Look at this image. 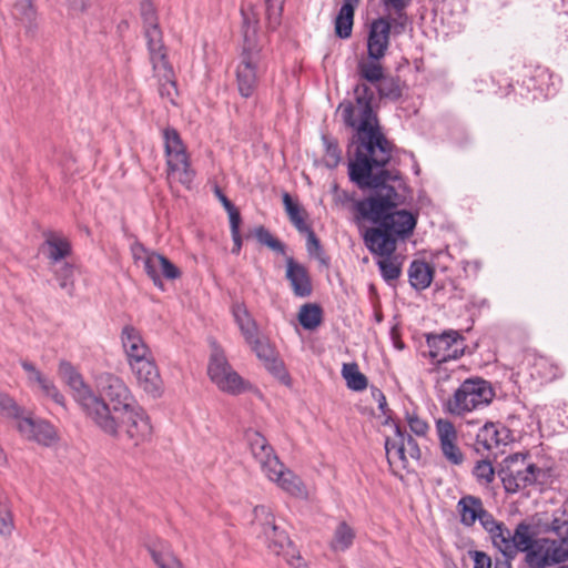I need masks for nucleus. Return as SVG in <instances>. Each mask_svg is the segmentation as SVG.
<instances>
[{
	"instance_id": "26",
	"label": "nucleus",
	"mask_w": 568,
	"mask_h": 568,
	"mask_svg": "<svg viewBox=\"0 0 568 568\" xmlns=\"http://www.w3.org/2000/svg\"><path fill=\"white\" fill-rule=\"evenodd\" d=\"M554 537H548L554 542V552L568 560V507L555 511L548 529Z\"/></svg>"
},
{
	"instance_id": "10",
	"label": "nucleus",
	"mask_w": 568,
	"mask_h": 568,
	"mask_svg": "<svg viewBox=\"0 0 568 568\" xmlns=\"http://www.w3.org/2000/svg\"><path fill=\"white\" fill-rule=\"evenodd\" d=\"M140 13L143 21L150 61L155 69L162 67L170 73V70L165 67L168 50L163 43V33L159 26L155 7L151 0L141 1Z\"/></svg>"
},
{
	"instance_id": "33",
	"label": "nucleus",
	"mask_w": 568,
	"mask_h": 568,
	"mask_svg": "<svg viewBox=\"0 0 568 568\" xmlns=\"http://www.w3.org/2000/svg\"><path fill=\"white\" fill-rule=\"evenodd\" d=\"M165 67L170 70V73L165 71L164 68H158L155 69L153 65V71L159 77L160 80V88L159 92L162 98L169 99L172 103H174V95L176 94V85L174 80V72L173 69L166 59Z\"/></svg>"
},
{
	"instance_id": "15",
	"label": "nucleus",
	"mask_w": 568,
	"mask_h": 568,
	"mask_svg": "<svg viewBox=\"0 0 568 568\" xmlns=\"http://www.w3.org/2000/svg\"><path fill=\"white\" fill-rule=\"evenodd\" d=\"M143 267L154 286L164 290L162 278L174 281L181 277L180 268L160 253H150L143 258Z\"/></svg>"
},
{
	"instance_id": "20",
	"label": "nucleus",
	"mask_w": 568,
	"mask_h": 568,
	"mask_svg": "<svg viewBox=\"0 0 568 568\" xmlns=\"http://www.w3.org/2000/svg\"><path fill=\"white\" fill-rule=\"evenodd\" d=\"M121 343L129 365L153 356L141 332L130 324L122 327Z\"/></svg>"
},
{
	"instance_id": "39",
	"label": "nucleus",
	"mask_w": 568,
	"mask_h": 568,
	"mask_svg": "<svg viewBox=\"0 0 568 568\" xmlns=\"http://www.w3.org/2000/svg\"><path fill=\"white\" fill-rule=\"evenodd\" d=\"M283 204L291 223L297 229V231L302 233L307 231V227L310 226L305 222L304 212L300 205L292 200L288 193L283 194Z\"/></svg>"
},
{
	"instance_id": "27",
	"label": "nucleus",
	"mask_w": 568,
	"mask_h": 568,
	"mask_svg": "<svg viewBox=\"0 0 568 568\" xmlns=\"http://www.w3.org/2000/svg\"><path fill=\"white\" fill-rule=\"evenodd\" d=\"M18 429L26 437L44 446L51 445L57 437L54 427L45 420L22 418L18 422Z\"/></svg>"
},
{
	"instance_id": "32",
	"label": "nucleus",
	"mask_w": 568,
	"mask_h": 568,
	"mask_svg": "<svg viewBox=\"0 0 568 568\" xmlns=\"http://www.w3.org/2000/svg\"><path fill=\"white\" fill-rule=\"evenodd\" d=\"M355 536V530L346 521H341L334 530L329 547L334 552L346 551L352 547Z\"/></svg>"
},
{
	"instance_id": "44",
	"label": "nucleus",
	"mask_w": 568,
	"mask_h": 568,
	"mask_svg": "<svg viewBox=\"0 0 568 568\" xmlns=\"http://www.w3.org/2000/svg\"><path fill=\"white\" fill-rule=\"evenodd\" d=\"M255 237L256 240L271 248L272 251L285 255L286 253V246L283 242H281L278 239L274 237L272 233L265 229L264 226H258L255 229Z\"/></svg>"
},
{
	"instance_id": "57",
	"label": "nucleus",
	"mask_w": 568,
	"mask_h": 568,
	"mask_svg": "<svg viewBox=\"0 0 568 568\" xmlns=\"http://www.w3.org/2000/svg\"><path fill=\"white\" fill-rule=\"evenodd\" d=\"M406 450L410 459L418 460L422 456L420 448L417 442L405 433Z\"/></svg>"
},
{
	"instance_id": "12",
	"label": "nucleus",
	"mask_w": 568,
	"mask_h": 568,
	"mask_svg": "<svg viewBox=\"0 0 568 568\" xmlns=\"http://www.w3.org/2000/svg\"><path fill=\"white\" fill-rule=\"evenodd\" d=\"M211 381L223 392L239 394L244 389L242 377L231 367L225 355L214 348L207 366Z\"/></svg>"
},
{
	"instance_id": "16",
	"label": "nucleus",
	"mask_w": 568,
	"mask_h": 568,
	"mask_svg": "<svg viewBox=\"0 0 568 568\" xmlns=\"http://www.w3.org/2000/svg\"><path fill=\"white\" fill-rule=\"evenodd\" d=\"M130 367L136 377L139 386L148 395L152 397L161 396L163 392V381L153 356L132 363Z\"/></svg>"
},
{
	"instance_id": "59",
	"label": "nucleus",
	"mask_w": 568,
	"mask_h": 568,
	"mask_svg": "<svg viewBox=\"0 0 568 568\" xmlns=\"http://www.w3.org/2000/svg\"><path fill=\"white\" fill-rule=\"evenodd\" d=\"M131 251H132V256L134 258L135 262H139L141 261L143 263V258L144 256H146L148 254L150 253H155L154 251H149L146 250L142 244L140 243H134L132 246H131Z\"/></svg>"
},
{
	"instance_id": "55",
	"label": "nucleus",
	"mask_w": 568,
	"mask_h": 568,
	"mask_svg": "<svg viewBox=\"0 0 568 568\" xmlns=\"http://www.w3.org/2000/svg\"><path fill=\"white\" fill-rule=\"evenodd\" d=\"M21 366L28 375L30 384H38L44 375L29 361H21Z\"/></svg>"
},
{
	"instance_id": "30",
	"label": "nucleus",
	"mask_w": 568,
	"mask_h": 568,
	"mask_svg": "<svg viewBox=\"0 0 568 568\" xmlns=\"http://www.w3.org/2000/svg\"><path fill=\"white\" fill-rule=\"evenodd\" d=\"M433 274V267L424 261H413L408 268L409 283L417 291H423L430 285Z\"/></svg>"
},
{
	"instance_id": "13",
	"label": "nucleus",
	"mask_w": 568,
	"mask_h": 568,
	"mask_svg": "<svg viewBox=\"0 0 568 568\" xmlns=\"http://www.w3.org/2000/svg\"><path fill=\"white\" fill-rule=\"evenodd\" d=\"M403 32L395 28V21L390 20V16L374 19L369 23L367 37L368 58L372 60L383 59L389 47L390 34L399 36Z\"/></svg>"
},
{
	"instance_id": "53",
	"label": "nucleus",
	"mask_w": 568,
	"mask_h": 568,
	"mask_svg": "<svg viewBox=\"0 0 568 568\" xmlns=\"http://www.w3.org/2000/svg\"><path fill=\"white\" fill-rule=\"evenodd\" d=\"M0 413L10 417H19L20 408L11 397L0 393Z\"/></svg>"
},
{
	"instance_id": "6",
	"label": "nucleus",
	"mask_w": 568,
	"mask_h": 568,
	"mask_svg": "<svg viewBox=\"0 0 568 568\" xmlns=\"http://www.w3.org/2000/svg\"><path fill=\"white\" fill-rule=\"evenodd\" d=\"M484 530L489 535L493 546L504 556L516 558L519 550L529 547V524L520 521L511 531L505 523L494 516L485 525Z\"/></svg>"
},
{
	"instance_id": "42",
	"label": "nucleus",
	"mask_w": 568,
	"mask_h": 568,
	"mask_svg": "<svg viewBox=\"0 0 568 568\" xmlns=\"http://www.w3.org/2000/svg\"><path fill=\"white\" fill-rule=\"evenodd\" d=\"M45 244L49 248L48 257L53 264L59 263L70 254V244L63 239L50 237L47 240Z\"/></svg>"
},
{
	"instance_id": "28",
	"label": "nucleus",
	"mask_w": 568,
	"mask_h": 568,
	"mask_svg": "<svg viewBox=\"0 0 568 568\" xmlns=\"http://www.w3.org/2000/svg\"><path fill=\"white\" fill-rule=\"evenodd\" d=\"M250 345L256 353L257 357L264 362V366L268 372L280 379L287 377L283 362L277 358L275 351L266 341L260 339L256 336L253 344Z\"/></svg>"
},
{
	"instance_id": "56",
	"label": "nucleus",
	"mask_w": 568,
	"mask_h": 568,
	"mask_svg": "<svg viewBox=\"0 0 568 568\" xmlns=\"http://www.w3.org/2000/svg\"><path fill=\"white\" fill-rule=\"evenodd\" d=\"M13 529V519L8 508L0 510V535H10Z\"/></svg>"
},
{
	"instance_id": "11",
	"label": "nucleus",
	"mask_w": 568,
	"mask_h": 568,
	"mask_svg": "<svg viewBox=\"0 0 568 568\" xmlns=\"http://www.w3.org/2000/svg\"><path fill=\"white\" fill-rule=\"evenodd\" d=\"M428 355L433 363L442 364L457 359L464 355L465 338L456 331L444 332L439 335H428Z\"/></svg>"
},
{
	"instance_id": "22",
	"label": "nucleus",
	"mask_w": 568,
	"mask_h": 568,
	"mask_svg": "<svg viewBox=\"0 0 568 568\" xmlns=\"http://www.w3.org/2000/svg\"><path fill=\"white\" fill-rule=\"evenodd\" d=\"M264 475L281 489L296 497H306V488L298 476L278 460V466H272Z\"/></svg>"
},
{
	"instance_id": "47",
	"label": "nucleus",
	"mask_w": 568,
	"mask_h": 568,
	"mask_svg": "<svg viewBox=\"0 0 568 568\" xmlns=\"http://www.w3.org/2000/svg\"><path fill=\"white\" fill-rule=\"evenodd\" d=\"M382 277L390 284L396 281L400 275V265L389 257H383L377 262Z\"/></svg>"
},
{
	"instance_id": "5",
	"label": "nucleus",
	"mask_w": 568,
	"mask_h": 568,
	"mask_svg": "<svg viewBox=\"0 0 568 568\" xmlns=\"http://www.w3.org/2000/svg\"><path fill=\"white\" fill-rule=\"evenodd\" d=\"M495 392L489 382L480 378H467L447 400L446 409L457 416L487 407L494 399Z\"/></svg>"
},
{
	"instance_id": "60",
	"label": "nucleus",
	"mask_w": 568,
	"mask_h": 568,
	"mask_svg": "<svg viewBox=\"0 0 568 568\" xmlns=\"http://www.w3.org/2000/svg\"><path fill=\"white\" fill-rule=\"evenodd\" d=\"M214 194L226 211H231L235 206L217 185L214 187Z\"/></svg>"
},
{
	"instance_id": "45",
	"label": "nucleus",
	"mask_w": 568,
	"mask_h": 568,
	"mask_svg": "<svg viewBox=\"0 0 568 568\" xmlns=\"http://www.w3.org/2000/svg\"><path fill=\"white\" fill-rule=\"evenodd\" d=\"M306 248L310 255L314 256L321 264L328 266L329 257L324 252L320 240L311 227H307Z\"/></svg>"
},
{
	"instance_id": "8",
	"label": "nucleus",
	"mask_w": 568,
	"mask_h": 568,
	"mask_svg": "<svg viewBox=\"0 0 568 568\" xmlns=\"http://www.w3.org/2000/svg\"><path fill=\"white\" fill-rule=\"evenodd\" d=\"M114 430L103 433L113 438L123 434L132 446L138 447L151 439L153 428L145 410L135 404L115 418Z\"/></svg>"
},
{
	"instance_id": "50",
	"label": "nucleus",
	"mask_w": 568,
	"mask_h": 568,
	"mask_svg": "<svg viewBox=\"0 0 568 568\" xmlns=\"http://www.w3.org/2000/svg\"><path fill=\"white\" fill-rule=\"evenodd\" d=\"M473 474L479 481L485 484H490L495 478V470L487 460L477 462Z\"/></svg>"
},
{
	"instance_id": "2",
	"label": "nucleus",
	"mask_w": 568,
	"mask_h": 568,
	"mask_svg": "<svg viewBox=\"0 0 568 568\" xmlns=\"http://www.w3.org/2000/svg\"><path fill=\"white\" fill-rule=\"evenodd\" d=\"M95 388L91 392L94 400L87 403L83 413L101 432H115V418L136 403L125 383L113 374L99 375Z\"/></svg>"
},
{
	"instance_id": "46",
	"label": "nucleus",
	"mask_w": 568,
	"mask_h": 568,
	"mask_svg": "<svg viewBox=\"0 0 568 568\" xmlns=\"http://www.w3.org/2000/svg\"><path fill=\"white\" fill-rule=\"evenodd\" d=\"M322 140L325 145L324 163L328 169H335L341 162V150L338 144L327 135H323Z\"/></svg>"
},
{
	"instance_id": "54",
	"label": "nucleus",
	"mask_w": 568,
	"mask_h": 568,
	"mask_svg": "<svg viewBox=\"0 0 568 568\" xmlns=\"http://www.w3.org/2000/svg\"><path fill=\"white\" fill-rule=\"evenodd\" d=\"M469 556L474 561V568H491V558L485 551L473 550L469 551Z\"/></svg>"
},
{
	"instance_id": "37",
	"label": "nucleus",
	"mask_w": 568,
	"mask_h": 568,
	"mask_svg": "<svg viewBox=\"0 0 568 568\" xmlns=\"http://www.w3.org/2000/svg\"><path fill=\"white\" fill-rule=\"evenodd\" d=\"M13 17L28 30L34 28L36 10L32 0H18L13 7Z\"/></svg>"
},
{
	"instance_id": "29",
	"label": "nucleus",
	"mask_w": 568,
	"mask_h": 568,
	"mask_svg": "<svg viewBox=\"0 0 568 568\" xmlns=\"http://www.w3.org/2000/svg\"><path fill=\"white\" fill-rule=\"evenodd\" d=\"M359 0H343V4L335 18V33L341 39L352 36L354 13Z\"/></svg>"
},
{
	"instance_id": "48",
	"label": "nucleus",
	"mask_w": 568,
	"mask_h": 568,
	"mask_svg": "<svg viewBox=\"0 0 568 568\" xmlns=\"http://www.w3.org/2000/svg\"><path fill=\"white\" fill-rule=\"evenodd\" d=\"M285 0H265L266 17L271 28L275 29L280 22L283 13Z\"/></svg>"
},
{
	"instance_id": "31",
	"label": "nucleus",
	"mask_w": 568,
	"mask_h": 568,
	"mask_svg": "<svg viewBox=\"0 0 568 568\" xmlns=\"http://www.w3.org/2000/svg\"><path fill=\"white\" fill-rule=\"evenodd\" d=\"M233 316L246 342L253 344L254 338L257 336V326L247 308L243 304H235L233 306Z\"/></svg>"
},
{
	"instance_id": "64",
	"label": "nucleus",
	"mask_w": 568,
	"mask_h": 568,
	"mask_svg": "<svg viewBox=\"0 0 568 568\" xmlns=\"http://www.w3.org/2000/svg\"><path fill=\"white\" fill-rule=\"evenodd\" d=\"M290 564L294 567V568H308V566L303 562L301 560L300 557H296V558H292V560L290 561Z\"/></svg>"
},
{
	"instance_id": "43",
	"label": "nucleus",
	"mask_w": 568,
	"mask_h": 568,
	"mask_svg": "<svg viewBox=\"0 0 568 568\" xmlns=\"http://www.w3.org/2000/svg\"><path fill=\"white\" fill-rule=\"evenodd\" d=\"M149 551L159 568H183L176 557L164 547L161 549L149 547Z\"/></svg>"
},
{
	"instance_id": "17",
	"label": "nucleus",
	"mask_w": 568,
	"mask_h": 568,
	"mask_svg": "<svg viewBox=\"0 0 568 568\" xmlns=\"http://www.w3.org/2000/svg\"><path fill=\"white\" fill-rule=\"evenodd\" d=\"M436 432L443 456L452 465H460L464 462V454L457 444V432L454 424L448 419L436 422Z\"/></svg>"
},
{
	"instance_id": "4",
	"label": "nucleus",
	"mask_w": 568,
	"mask_h": 568,
	"mask_svg": "<svg viewBox=\"0 0 568 568\" xmlns=\"http://www.w3.org/2000/svg\"><path fill=\"white\" fill-rule=\"evenodd\" d=\"M243 44L235 70L236 87L242 98L255 93L260 79L266 71L262 48L257 42V20L253 14L241 10Z\"/></svg>"
},
{
	"instance_id": "35",
	"label": "nucleus",
	"mask_w": 568,
	"mask_h": 568,
	"mask_svg": "<svg viewBox=\"0 0 568 568\" xmlns=\"http://www.w3.org/2000/svg\"><path fill=\"white\" fill-rule=\"evenodd\" d=\"M412 0H381L385 10H393L395 16H390V20L395 21V28L398 31H405L407 26V14L405 9L410 4Z\"/></svg>"
},
{
	"instance_id": "3",
	"label": "nucleus",
	"mask_w": 568,
	"mask_h": 568,
	"mask_svg": "<svg viewBox=\"0 0 568 568\" xmlns=\"http://www.w3.org/2000/svg\"><path fill=\"white\" fill-rule=\"evenodd\" d=\"M357 72L361 80L363 81L358 82L354 88V98L356 104L351 101H344L338 105V111L341 112L344 124L354 129L355 131L348 145V153L352 154V158H354V152L356 151L354 139L357 134L358 126L364 119V111L366 106L369 109L374 116L372 123H374L378 132L384 135V133L381 131L377 115L373 110L375 93L373 89L367 84L371 83L375 87L385 75L384 69L379 63V60L369 59V61H362L358 63Z\"/></svg>"
},
{
	"instance_id": "34",
	"label": "nucleus",
	"mask_w": 568,
	"mask_h": 568,
	"mask_svg": "<svg viewBox=\"0 0 568 568\" xmlns=\"http://www.w3.org/2000/svg\"><path fill=\"white\" fill-rule=\"evenodd\" d=\"M342 376L349 389L355 392L364 390L367 387V377L359 372L356 363H345L342 367Z\"/></svg>"
},
{
	"instance_id": "14",
	"label": "nucleus",
	"mask_w": 568,
	"mask_h": 568,
	"mask_svg": "<svg viewBox=\"0 0 568 568\" xmlns=\"http://www.w3.org/2000/svg\"><path fill=\"white\" fill-rule=\"evenodd\" d=\"M529 547L519 552L526 554V562L530 568H546L554 564L566 561L554 552L556 547L548 538L534 539L531 525H529Z\"/></svg>"
},
{
	"instance_id": "19",
	"label": "nucleus",
	"mask_w": 568,
	"mask_h": 568,
	"mask_svg": "<svg viewBox=\"0 0 568 568\" xmlns=\"http://www.w3.org/2000/svg\"><path fill=\"white\" fill-rule=\"evenodd\" d=\"M385 452L393 474H398L409 466V456L405 444V430L397 424L395 425L394 436L386 437L385 439Z\"/></svg>"
},
{
	"instance_id": "49",
	"label": "nucleus",
	"mask_w": 568,
	"mask_h": 568,
	"mask_svg": "<svg viewBox=\"0 0 568 568\" xmlns=\"http://www.w3.org/2000/svg\"><path fill=\"white\" fill-rule=\"evenodd\" d=\"M37 385L41 388L43 395L50 397L55 404L65 407L64 396L51 379L44 376Z\"/></svg>"
},
{
	"instance_id": "38",
	"label": "nucleus",
	"mask_w": 568,
	"mask_h": 568,
	"mask_svg": "<svg viewBox=\"0 0 568 568\" xmlns=\"http://www.w3.org/2000/svg\"><path fill=\"white\" fill-rule=\"evenodd\" d=\"M322 308L317 304H304L298 312L300 324L305 329H314L322 322Z\"/></svg>"
},
{
	"instance_id": "52",
	"label": "nucleus",
	"mask_w": 568,
	"mask_h": 568,
	"mask_svg": "<svg viewBox=\"0 0 568 568\" xmlns=\"http://www.w3.org/2000/svg\"><path fill=\"white\" fill-rule=\"evenodd\" d=\"M333 199H334L335 204L338 206H342V207H345V206L352 204V209H353L354 213L356 214L354 204L357 201H355L353 193H349L344 190H339L338 186L335 184L333 186Z\"/></svg>"
},
{
	"instance_id": "61",
	"label": "nucleus",
	"mask_w": 568,
	"mask_h": 568,
	"mask_svg": "<svg viewBox=\"0 0 568 568\" xmlns=\"http://www.w3.org/2000/svg\"><path fill=\"white\" fill-rule=\"evenodd\" d=\"M232 235V240H233V248H232V253L233 254H239L241 252V248H242V236H241V233L240 232H236V233H231Z\"/></svg>"
},
{
	"instance_id": "36",
	"label": "nucleus",
	"mask_w": 568,
	"mask_h": 568,
	"mask_svg": "<svg viewBox=\"0 0 568 568\" xmlns=\"http://www.w3.org/2000/svg\"><path fill=\"white\" fill-rule=\"evenodd\" d=\"M375 88L379 99L397 101L402 97V85L398 77L384 75Z\"/></svg>"
},
{
	"instance_id": "18",
	"label": "nucleus",
	"mask_w": 568,
	"mask_h": 568,
	"mask_svg": "<svg viewBox=\"0 0 568 568\" xmlns=\"http://www.w3.org/2000/svg\"><path fill=\"white\" fill-rule=\"evenodd\" d=\"M459 521L465 527H473L478 520L484 528L491 514L484 507L483 500L474 495L463 496L457 503Z\"/></svg>"
},
{
	"instance_id": "23",
	"label": "nucleus",
	"mask_w": 568,
	"mask_h": 568,
	"mask_svg": "<svg viewBox=\"0 0 568 568\" xmlns=\"http://www.w3.org/2000/svg\"><path fill=\"white\" fill-rule=\"evenodd\" d=\"M59 374L61 378L73 390L74 399L80 405L81 409L84 412L85 406H88L87 403H92V400H94L91 397L92 389L90 388V386L84 383L82 376L77 372V369L71 365V363L67 361L60 362Z\"/></svg>"
},
{
	"instance_id": "51",
	"label": "nucleus",
	"mask_w": 568,
	"mask_h": 568,
	"mask_svg": "<svg viewBox=\"0 0 568 568\" xmlns=\"http://www.w3.org/2000/svg\"><path fill=\"white\" fill-rule=\"evenodd\" d=\"M406 422L412 430L417 436H425L429 429L428 424L415 413H406Z\"/></svg>"
},
{
	"instance_id": "9",
	"label": "nucleus",
	"mask_w": 568,
	"mask_h": 568,
	"mask_svg": "<svg viewBox=\"0 0 568 568\" xmlns=\"http://www.w3.org/2000/svg\"><path fill=\"white\" fill-rule=\"evenodd\" d=\"M169 179L176 180L190 189L195 176L191 169L185 146L179 132L173 128L163 131Z\"/></svg>"
},
{
	"instance_id": "25",
	"label": "nucleus",
	"mask_w": 568,
	"mask_h": 568,
	"mask_svg": "<svg viewBox=\"0 0 568 568\" xmlns=\"http://www.w3.org/2000/svg\"><path fill=\"white\" fill-rule=\"evenodd\" d=\"M254 513L256 517L265 516L266 520L262 524V532L268 549L278 555L286 545H290L288 536L274 524L273 516L264 506L255 507Z\"/></svg>"
},
{
	"instance_id": "58",
	"label": "nucleus",
	"mask_w": 568,
	"mask_h": 568,
	"mask_svg": "<svg viewBox=\"0 0 568 568\" xmlns=\"http://www.w3.org/2000/svg\"><path fill=\"white\" fill-rule=\"evenodd\" d=\"M230 219L231 233L240 232L241 215L239 210L234 206L231 211H226Z\"/></svg>"
},
{
	"instance_id": "62",
	"label": "nucleus",
	"mask_w": 568,
	"mask_h": 568,
	"mask_svg": "<svg viewBox=\"0 0 568 568\" xmlns=\"http://www.w3.org/2000/svg\"><path fill=\"white\" fill-rule=\"evenodd\" d=\"M515 558H508V557H504L501 559H496L495 560V566L494 568H511V561L514 560Z\"/></svg>"
},
{
	"instance_id": "40",
	"label": "nucleus",
	"mask_w": 568,
	"mask_h": 568,
	"mask_svg": "<svg viewBox=\"0 0 568 568\" xmlns=\"http://www.w3.org/2000/svg\"><path fill=\"white\" fill-rule=\"evenodd\" d=\"M500 442L499 432L491 423L485 424L476 436L477 445L483 446L485 449H493L494 447H497Z\"/></svg>"
},
{
	"instance_id": "21",
	"label": "nucleus",
	"mask_w": 568,
	"mask_h": 568,
	"mask_svg": "<svg viewBox=\"0 0 568 568\" xmlns=\"http://www.w3.org/2000/svg\"><path fill=\"white\" fill-rule=\"evenodd\" d=\"M245 438L254 459L260 464L263 474L272 466H278L280 458L267 439L257 430L248 429Z\"/></svg>"
},
{
	"instance_id": "63",
	"label": "nucleus",
	"mask_w": 568,
	"mask_h": 568,
	"mask_svg": "<svg viewBox=\"0 0 568 568\" xmlns=\"http://www.w3.org/2000/svg\"><path fill=\"white\" fill-rule=\"evenodd\" d=\"M378 408L382 410V413L384 415H386L388 408H387V402H386V397L384 396V394L382 392H378Z\"/></svg>"
},
{
	"instance_id": "41",
	"label": "nucleus",
	"mask_w": 568,
	"mask_h": 568,
	"mask_svg": "<svg viewBox=\"0 0 568 568\" xmlns=\"http://www.w3.org/2000/svg\"><path fill=\"white\" fill-rule=\"evenodd\" d=\"M55 278L59 286L64 290L69 295L74 292V267L70 263H62L59 267L54 268Z\"/></svg>"
},
{
	"instance_id": "7",
	"label": "nucleus",
	"mask_w": 568,
	"mask_h": 568,
	"mask_svg": "<svg viewBox=\"0 0 568 568\" xmlns=\"http://www.w3.org/2000/svg\"><path fill=\"white\" fill-rule=\"evenodd\" d=\"M526 459L527 455L517 453L501 462L498 476L507 493L515 494L538 481L541 469Z\"/></svg>"
},
{
	"instance_id": "1",
	"label": "nucleus",
	"mask_w": 568,
	"mask_h": 568,
	"mask_svg": "<svg viewBox=\"0 0 568 568\" xmlns=\"http://www.w3.org/2000/svg\"><path fill=\"white\" fill-rule=\"evenodd\" d=\"M372 120L374 116L366 106L354 139L356 151L348 162V176L359 190L373 191L354 204L356 221L375 224L363 234L365 246L373 255L390 257L398 240L407 239L413 233L417 215L396 210L404 204V197L388 184L389 181L400 180L399 171L386 169L392 159L393 144L378 132Z\"/></svg>"
},
{
	"instance_id": "24",
	"label": "nucleus",
	"mask_w": 568,
	"mask_h": 568,
	"mask_svg": "<svg viewBox=\"0 0 568 568\" xmlns=\"http://www.w3.org/2000/svg\"><path fill=\"white\" fill-rule=\"evenodd\" d=\"M285 277L296 297H308L313 292L312 280L307 268L293 257H286Z\"/></svg>"
}]
</instances>
